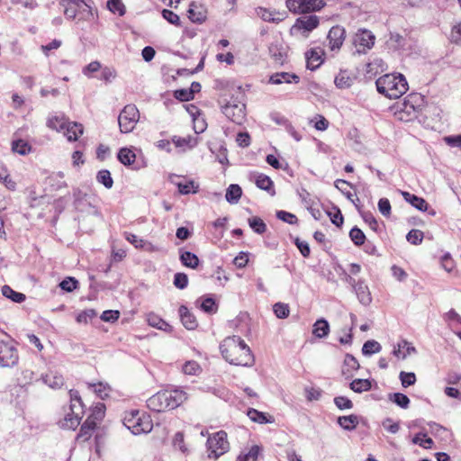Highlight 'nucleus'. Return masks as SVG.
<instances>
[{"label": "nucleus", "instance_id": "nucleus-1", "mask_svg": "<svg viewBox=\"0 0 461 461\" xmlns=\"http://www.w3.org/2000/svg\"><path fill=\"white\" fill-rule=\"evenodd\" d=\"M287 9L294 14H303L297 18L291 29H315L321 24V17L309 14L321 10L325 5L324 0H286Z\"/></svg>", "mask_w": 461, "mask_h": 461}, {"label": "nucleus", "instance_id": "nucleus-2", "mask_svg": "<svg viewBox=\"0 0 461 461\" xmlns=\"http://www.w3.org/2000/svg\"><path fill=\"white\" fill-rule=\"evenodd\" d=\"M220 350L223 358L231 365L250 366L254 364V356L249 347L239 336L224 339Z\"/></svg>", "mask_w": 461, "mask_h": 461}, {"label": "nucleus", "instance_id": "nucleus-3", "mask_svg": "<svg viewBox=\"0 0 461 461\" xmlns=\"http://www.w3.org/2000/svg\"><path fill=\"white\" fill-rule=\"evenodd\" d=\"M187 400V393L180 389L159 391L147 400V407L152 411H165L177 408Z\"/></svg>", "mask_w": 461, "mask_h": 461}, {"label": "nucleus", "instance_id": "nucleus-4", "mask_svg": "<svg viewBox=\"0 0 461 461\" xmlns=\"http://www.w3.org/2000/svg\"><path fill=\"white\" fill-rule=\"evenodd\" d=\"M377 91L390 99H397L408 90V83L402 74H386L376 82Z\"/></svg>", "mask_w": 461, "mask_h": 461}, {"label": "nucleus", "instance_id": "nucleus-5", "mask_svg": "<svg viewBox=\"0 0 461 461\" xmlns=\"http://www.w3.org/2000/svg\"><path fill=\"white\" fill-rule=\"evenodd\" d=\"M92 4V0H60L66 17L77 21H90L95 18Z\"/></svg>", "mask_w": 461, "mask_h": 461}, {"label": "nucleus", "instance_id": "nucleus-6", "mask_svg": "<svg viewBox=\"0 0 461 461\" xmlns=\"http://www.w3.org/2000/svg\"><path fill=\"white\" fill-rule=\"evenodd\" d=\"M123 424L132 434H147L152 430L153 423L149 415L140 413L139 411H131L125 413Z\"/></svg>", "mask_w": 461, "mask_h": 461}, {"label": "nucleus", "instance_id": "nucleus-7", "mask_svg": "<svg viewBox=\"0 0 461 461\" xmlns=\"http://www.w3.org/2000/svg\"><path fill=\"white\" fill-rule=\"evenodd\" d=\"M422 99L420 95H409L402 104H398L395 115L401 121H411L417 117Z\"/></svg>", "mask_w": 461, "mask_h": 461}, {"label": "nucleus", "instance_id": "nucleus-8", "mask_svg": "<svg viewBox=\"0 0 461 461\" xmlns=\"http://www.w3.org/2000/svg\"><path fill=\"white\" fill-rule=\"evenodd\" d=\"M223 114L231 122L241 125L246 120V105L243 100L238 96H231L230 99L221 106Z\"/></svg>", "mask_w": 461, "mask_h": 461}, {"label": "nucleus", "instance_id": "nucleus-9", "mask_svg": "<svg viewBox=\"0 0 461 461\" xmlns=\"http://www.w3.org/2000/svg\"><path fill=\"white\" fill-rule=\"evenodd\" d=\"M206 445L208 457L217 459L230 448L227 433L223 430H220L212 434L208 438Z\"/></svg>", "mask_w": 461, "mask_h": 461}, {"label": "nucleus", "instance_id": "nucleus-10", "mask_svg": "<svg viewBox=\"0 0 461 461\" xmlns=\"http://www.w3.org/2000/svg\"><path fill=\"white\" fill-rule=\"evenodd\" d=\"M71 404L70 412L67 413L64 420L61 421V427L68 429H75L80 423L82 418V401L77 395V392H70Z\"/></svg>", "mask_w": 461, "mask_h": 461}, {"label": "nucleus", "instance_id": "nucleus-11", "mask_svg": "<svg viewBox=\"0 0 461 461\" xmlns=\"http://www.w3.org/2000/svg\"><path fill=\"white\" fill-rule=\"evenodd\" d=\"M140 120V113L134 104L124 106L118 116V124L122 133L132 131Z\"/></svg>", "mask_w": 461, "mask_h": 461}, {"label": "nucleus", "instance_id": "nucleus-12", "mask_svg": "<svg viewBox=\"0 0 461 461\" xmlns=\"http://www.w3.org/2000/svg\"><path fill=\"white\" fill-rule=\"evenodd\" d=\"M375 37L371 31H357L353 37V44L357 53H365L375 44Z\"/></svg>", "mask_w": 461, "mask_h": 461}, {"label": "nucleus", "instance_id": "nucleus-13", "mask_svg": "<svg viewBox=\"0 0 461 461\" xmlns=\"http://www.w3.org/2000/svg\"><path fill=\"white\" fill-rule=\"evenodd\" d=\"M18 362L17 349L8 342L0 341V366H13Z\"/></svg>", "mask_w": 461, "mask_h": 461}, {"label": "nucleus", "instance_id": "nucleus-14", "mask_svg": "<svg viewBox=\"0 0 461 461\" xmlns=\"http://www.w3.org/2000/svg\"><path fill=\"white\" fill-rule=\"evenodd\" d=\"M187 15L193 23L201 24L207 19V8L203 4L192 2L187 10Z\"/></svg>", "mask_w": 461, "mask_h": 461}, {"label": "nucleus", "instance_id": "nucleus-15", "mask_svg": "<svg viewBox=\"0 0 461 461\" xmlns=\"http://www.w3.org/2000/svg\"><path fill=\"white\" fill-rule=\"evenodd\" d=\"M323 50L321 49H312L305 53L307 68L314 70L323 62Z\"/></svg>", "mask_w": 461, "mask_h": 461}, {"label": "nucleus", "instance_id": "nucleus-16", "mask_svg": "<svg viewBox=\"0 0 461 461\" xmlns=\"http://www.w3.org/2000/svg\"><path fill=\"white\" fill-rule=\"evenodd\" d=\"M300 81V77L294 73L288 72H277L270 76L269 83L273 85H280V84H298Z\"/></svg>", "mask_w": 461, "mask_h": 461}, {"label": "nucleus", "instance_id": "nucleus-17", "mask_svg": "<svg viewBox=\"0 0 461 461\" xmlns=\"http://www.w3.org/2000/svg\"><path fill=\"white\" fill-rule=\"evenodd\" d=\"M354 291L360 303L366 306L371 303L372 296L369 288L363 280L357 281V284L355 285Z\"/></svg>", "mask_w": 461, "mask_h": 461}, {"label": "nucleus", "instance_id": "nucleus-18", "mask_svg": "<svg viewBox=\"0 0 461 461\" xmlns=\"http://www.w3.org/2000/svg\"><path fill=\"white\" fill-rule=\"evenodd\" d=\"M269 53L276 63L283 65L287 58V47L282 43L271 44Z\"/></svg>", "mask_w": 461, "mask_h": 461}, {"label": "nucleus", "instance_id": "nucleus-19", "mask_svg": "<svg viewBox=\"0 0 461 461\" xmlns=\"http://www.w3.org/2000/svg\"><path fill=\"white\" fill-rule=\"evenodd\" d=\"M64 135L67 137L68 141H75L84 132V127L82 124L75 122H68L65 130L62 131Z\"/></svg>", "mask_w": 461, "mask_h": 461}, {"label": "nucleus", "instance_id": "nucleus-20", "mask_svg": "<svg viewBox=\"0 0 461 461\" xmlns=\"http://www.w3.org/2000/svg\"><path fill=\"white\" fill-rule=\"evenodd\" d=\"M256 12L258 16L266 22L277 23L285 18V13L272 12L263 7H258Z\"/></svg>", "mask_w": 461, "mask_h": 461}, {"label": "nucleus", "instance_id": "nucleus-21", "mask_svg": "<svg viewBox=\"0 0 461 461\" xmlns=\"http://www.w3.org/2000/svg\"><path fill=\"white\" fill-rule=\"evenodd\" d=\"M416 348L411 346L407 340L402 339L401 342L397 344V346L393 348V355L397 357H402V359L406 358L408 356L411 354H415Z\"/></svg>", "mask_w": 461, "mask_h": 461}, {"label": "nucleus", "instance_id": "nucleus-22", "mask_svg": "<svg viewBox=\"0 0 461 461\" xmlns=\"http://www.w3.org/2000/svg\"><path fill=\"white\" fill-rule=\"evenodd\" d=\"M179 314L183 325L187 330H194L197 327V321L195 317L188 311V309L185 306H180Z\"/></svg>", "mask_w": 461, "mask_h": 461}, {"label": "nucleus", "instance_id": "nucleus-23", "mask_svg": "<svg viewBox=\"0 0 461 461\" xmlns=\"http://www.w3.org/2000/svg\"><path fill=\"white\" fill-rule=\"evenodd\" d=\"M402 195L404 200L411 203L413 207L418 209L419 211L425 212L428 209V203L421 197H419L415 194H410L408 192L402 191Z\"/></svg>", "mask_w": 461, "mask_h": 461}, {"label": "nucleus", "instance_id": "nucleus-24", "mask_svg": "<svg viewBox=\"0 0 461 461\" xmlns=\"http://www.w3.org/2000/svg\"><path fill=\"white\" fill-rule=\"evenodd\" d=\"M345 31H329L327 40L331 50H339L345 39Z\"/></svg>", "mask_w": 461, "mask_h": 461}, {"label": "nucleus", "instance_id": "nucleus-25", "mask_svg": "<svg viewBox=\"0 0 461 461\" xmlns=\"http://www.w3.org/2000/svg\"><path fill=\"white\" fill-rule=\"evenodd\" d=\"M68 121L63 115H51L47 120V126L50 129L55 130L57 131H61L65 130L66 124Z\"/></svg>", "mask_w": 461, "mask_h": 461}, {"label": "nucleus", "instance_id": "nucleus-26", "mask_svg": "<svg viewBox=\"0 0 461 461\" xmlns=\"http://www.w3.org/2000/svg\"><path fill=\"white\" fill-rule=\"evenodd\" d=\"M353 81L354 78L347 71H340L334 79L335 86L340 89L350 87Z\"/></svg>", "mask_w": 461, "mask_h": 461}, {"label": "nucleus", "instance_id": "nucleus-27", "mask_svg": "<svg viewBox=\"0 0 461 461\" xmlns=\"http://www.w3.org/2000/svg\"><path fill=\"white\" fill-rule=\"evenodd\" d=\"M349 387L357 393L368 392L372 388V381L369 379H355L349 384Z\"/></svg>", "mask_w": 461, "mask_h": 461}, {"label": "nucleus", "instance_id": "nucleus-28", "mask_svg": "<svg viewBox=\"0 0 461 461\" xmlns=\"http://www.w3.org/2000/svg\"><path fill=\"white\" fill-rule=\"evenodd\" d=\"M45 384H47L51 388H60L64 384V378L61 375H59L56 372H49L43 377Z\"/></svg>", "mask_w": 461, "mask_h": 461}, {"label": "nucleus", "instance_id": "nucleus-29", "mask_svg": "<svg viewBox=\"0 0 461 461\" xmlns=\"http://www.w3.org/2000/svg\"><path fill=\"white\" fill-rule=\"evenodd\" d=\"M172 141L176 145V147L182 148L183 149H192V148L195 147L197 144L196 139L192 136H187V137L174 136L172 138Z\"/></svg>", "mask_w": 461, "mask_h": 461}, {"label": "nucleus", "instance_id": "nucleus-30", "mask_svg": "<svg viewBox=\"0 0 461 461\" xmlns=\"http://www.w3.org/2000/svg\"><path fill=\"white\" fill-rule=\"evenodd\" d=\"M330 332V325L329 322L324 319H320L316 321L313 325L312 333L317 338L322 339L326 337Z\"/></svg>", "mask_w": 461, "mask_h": 461}, {"label": "nucleus", "instance_id": "nucleus-31", "mask_svg": "<svg viewBox=\"0 0 461 461\" xmlns=\"http://www.w3.org/2000/svg\"><path fill=\"white\" fill-rule=\"evenodd\" d=\"M242 190L240 186L239 185L232 184L227 188L225 198L230 203L235 204L239 202Z\"/></svg>", "mask_w": 461, "mask_h": 461}, {"label": "nucleus", "instance_id": "nucleus-32", "mask_svg": "<svg viewBox=\"0 0 461 461\" xmlns=\"http://www.w3.org/2000/svg\"><path fill=\"white\" fill-rule=\"evenodd\" d=\"M260 447L258 445L252 446L248 451H242L236 461H257L260 453Z\"/></svg>", "mask_w": 461, "mask_h": 461}, {"label": "nucleus", "instance_id": "nucleus-33", "mask_svg": "<svg viewBox=\"0 0 461 461\" xmlns=\"http://www.w3.org/2000/svg\"><path fill=\"white\" fill-rule=\"evenodd\" d=\"M180 260L184 266L193 269L196 268L199 265L198 257L190 251L181 252Z\"/></svg>", "mask_w": 461, "mask_h": 461}, {"label": "nucleus", "instance_id": "nucleus-34", "mask_svg": "<svg viewBox=\"0 0 461 461\" xmlns=\"http://www.w3.org/2000/svg\"><path fill=\"white\" fill-rule=\"evenodd\" d=\"M338 423L346 430H353L358 424V418L354 414L348 416H341L339 417Z\"/></svg>", "mask_w": 461, "mask_h": 461}, {"label": "nucleus", "instance_id": "nucleus-35", "mask_svg": "<svg viewBox=\"0 0 461 461\" xmlns=\"http://www.w3.org/2000/svg\"><path fill=\"white\" fill-rule=\"evenodd\" d=\"M386 43L389 48L398 49L404 45L405 38L397 31H390L389 38L387 39Z\"/></svg>", "mask_w": 461, "mask_h": 461}, {"label": "nucleus", "instance_id": "nucleus-36", "mask_svg": "<svg viewBox=\"0 0 461 461\" xmlns=\"http://www.w3.org/2000/svg\"><path fill=\"white\" fill-rule=\"evenodd\" d=\"M255 183L258 188L269 192L272 195L275 194L273 181L269 176L260 174L257 176Z\"/></svg>", "mask_w": 461, "mask_h": 461}, {"label": "nucleus", "instance_id": "nucleus-37", "mask_svg": "<svg viewBox=\"0 0 461 461\" xmlns=\"http://www.w3.org/2000/svg\"><path fill=\"white\" fill-rule=\"evenodd\" d=\"M2 294L5 297L11 299L14 303H22L25 300V295L13 290L9 285L2 287Z\"/></svg>", "mask_w": 461, "mask_h": 461}, {"label": "nucleus", "instance_id": "nucleus-38", "mask_svg": "<svg viewBox=\"0 0 461 461\" xmlns=\"http://www.w3.org/2000/svg\"><path fill=\"white\" fill-rule=\"evenodd\" d=\"M135 153L127 148H122L118 152V159L125 166H129L135 160Z\"/></svg>", "mask_w": 461, "mask_h": 461}, {"label": "nucleus", "instance_id": "nucleus-39", "mask_svg": "<svg viewBox=\"0 0 461 461\" xmlns=\"http://www.w3.org/2000/svg\"><path fill=\"white\" fill-rule=\"evenodd\" d=\"M96 181L99 184L104 185L107 189H111L113 185V180L111 176V173L106 169H102L97 173Z\"/></svg>", "mask_w": 461, "mask_h": 461}, {"label": "nucleus", "instance_id": "nucleus-40", "mask_svg": "<svg viewBox=\"0 0 461 461\" xmlns=\"http://www.w3.org/2000/svg\"><path fill=\"white\" fill-rule=\"evenodd\" d=\"M65 174L61 171L52 174L49 177L50 184L55 187V189H61L67 187V183L64 180Z\"/></svg>", "mask_w": 461, "mask_h": 461}, {"label": "nucleus", "instance_id": "nucleus-41", "mask_svg": "<svg viewBox=\"0 0 461 461\" xmlns=\"http://www.w3.org/2000/svg\"><path fill=\"white\" fill-rule=\"evenodd\" d=\"M389 400L402 409H407L410 404V399L408 396L401 393L389 394Z\"/></svg>", "mask_w": 461, "mask_h": 461}, {"label": "nucleus", "instance_id": "nucleus-42", "mask_svg": "<svg viewBox=\"0 0 461 461\" xmlns=\"http://www.w3.org/2000/svg\"><path fill=\"white\" fill-rule=\"evenodd\" d=\"M248 221L249 227L258 234H263L267 230L266 223L259 217H251Z\"/></svg>", "mask_w": 461, "mask_h": 461}, {"label": "nucleus", "instance_id": "nucleus-43", "mask_svg": "<svg viewBox=\"0 0 461 461\" xmlns=\"http://www.w3.org/2000/svg\"><path fill=\"white\" fill-rule=\"evenodd\" d=\"M106 5L114 14L122 16L125 14L126 8L122 0H108Z\"/></svg>", "mask_w": 461, "mask_h": 461}, {"label": "nucleus", "instance_id": "nucleus-44", "mask_svg": "<svg viewBox=\"0 0 461 461\" xmlns=\"http://www.w3.org/2000/svg\"><path fill=\"white\" fill-rule=\"evenodd\" d=\"M12 149L20 155H26L31 151V146L23 140H17L13 141Z\"/></svg>", "mask_w": 461, "mask_h": 461}, {"label": "nucleus", "instance_id": "nucleus-45", "mask_svg": "<svg viewBox=\"0 0 461 461\" xmlns=\"http://www.w3.org/2000/svg\"><path fill=\"white\" fill-rule=\"evenodd\" d=\"M381 345L375 340H367L364 343L362 352L366 356L378 353L381 350Z\"/></svg>", "mask_w": 461, "mask_h": 461}, {"label": "nucleus", "instance_id": "nucleus-46", "mask_svg": "<svg viewBox=\"0 0 461 461\" xmlns=\"http://www.w3.org/2000/svg\"><path fill=\"white\" fill-rule=\"evenodd\" d=\"M90 387L94 388L95 393L101 399H105L109 396L110 393V387L107 384H104L103 383L89 384Z\"/></svg>", "mask_w": 461, "mask_h": 461}, {"label": "nucleus", "instance_id": "nucleus-47", "mask_svg": "<svg viewBox=\"0 0 461 461\" xmlns=\"http://www.w3.org/2000/svg\"><path fill=\"white\" fill-rule=\"evenodd\" d=\"M248 416L252 421L258 422L259 424H265L269 422L266 414L264 412L258 411L256 409H249L248 411Z\"/></svg>", "mask_w": 461, "mask_h": 461}, {"label": "nucleus", "instance_id": "nucleus-48", "mask_svg": "<svg viewBox=\"0 0 461 461\" xmlns=\"http://www.w3.org/2000/svg\"><path fill=\"white\" fill-rule=\"evenodd\" d=\"M349 237L355 245L360 246L364 244L366 236L364 232L357 227H354L349 231Z\"/></svg>", "mask_w": 461, "mask_h": 461}, {"label": "nucleus", "instance_id": "nucleus-49", "mask_svg": "<svg viewBox=\"0 0 461 461\" xmlns=\"http://www.w3.org/2000/svg\"><path fill=\"white\" fill-rule=\"evenodd\" d=\"M412 442L417 444L424 448H431L433 445V440L430 438H427L426 434L418 433L412 438Z\"/></svg>", "mask_w": 461, "mask_h": 461}, {"label": "nucleus", "instance_id": "nucleus-50", "mask_svg": "<svg viewBox=\"0 0 461 461\" xmlns=\"http://www.w3.org/2000/svg\"><path fill=\"white\" fill-rule=\"evenodd\" d=\"M274 312L276 316L279 319H285L289 316V307L288 304L283 303H276L273 306Z\"/></svg>", "mask_w": 461, "mask_h": 461}, {"label": "nucleus", "instance_id": "nucleus-51", "mask_svg": "<svg viewBox=\"0 0 461 461\" xmlns=\"http://www.w3.org/2000/svg\"><path fill=\"white\" fill-rule=\"evenodd\" d=\"M177 187L179 193L182 194H188L190 193H196L198 189V185H194V181H188V182H179L177 183Z\"/></svg>", "mask_w": 461, "mask_h": 461}, {"label": "nucleus", "instance_id": "nucleus-52", "mask_svg": "<svg viewBox=\"0 0 461 461\" xmlns=\"http://www.w3.org/2000/svg\"><path fill=\"white\" fill-rule=\"evenodd\" d=\"M399 378L401 380L402 385L405 388L416 383V375L412 372L407 373L402 371L399 375Z\"/></svg>", "mask_w": 461, "mask_h": 461}, {"label": "nucleus", "instance_id": "nucleus-53", "mask_svg": "<svg viewBox=\"0 0 461 461\" xmlns=\"http://www.w3.org/2000/svg\"><path fill=\"white\" fill-rule=\"evenodd\" d=\"M200 371H201V367H200L199 364L195 361H187L183 366V372L185 375H198L200 373Z\"/></svg>", "mask_w": 461, "mask_h": 461}, {"label": "nucleus", "instance_id": "nucleus-54", "mask_svg": "<svg viewBox=\"0 0 461 461\" xmlns=\"http://www.w3.org/2000/svg\"><path fill=\"white\" fill-rule=\"evenodd\" d=\"M407 240L413 244L418 245L421 243L423 240V232L420 230L413 229L409 231V233L406 236Z\"/></svg>", "mask_w": 461, "mask_h": 461}, {"label": "nucleus", "instance_id": "nucleus-55", "mask_svg": "<svg viewBox=\"0 0 461 461\" xmlns=\"http://www.w3.org/2000/svg\"><path fill=\"white\" fill-rule=\"evenodd\" d=\"M334 403L339 410H350L353 408V402L351 400L344 396L335 397Z\"/></svg>", "mask_w": 461, "mask_h": 461}, {"label": "nucleus", "instance_id": "nucleus-56", "mask_svg": "<svg viewBox=\"0 0 461 461\" xmlns=\"http://www.w3.org/2000/svg\"><path fill=\"white\" fill-rule=\"evenodd\" d=\"M148 322L150 326L158 330H165L167 326V323L164 320L155 314L149 315Z\"/></svg>", "mask_w": 461, "mask_h": 461}, {"label": "nucleus", "instance_id": "nucleus-57", "mask_svg": "<svg viewBox=\"0 0 461 461\" xmlns=\"http://www.w3.org/2000/svg\"><path fill=\"white\" fill-rule=\"evenodd\" d=\"M276 217L279 220H281L285 222H287L289 224H296L298 221L297 217L294 214L285 212V211L276 212Z\"/></svg>", "mask_w": 461, "mask_h": 461}, {"label": "nucleus", "instance_id": "nucleus-58", "mask_svg": "<svg viewBox=\"0 0 461 461\" xmlns=\"http://www.w3.org/2000/svg\"><path fill=\"white\" fill-rule=\"evenodd\" d=\"M95 315V312L92 309H89L79 312L76 319L78 323H87Z\"/></svg>", "mask_w": 461, "mask_h": 461}, {"label": "nucleus", "instance_id": "nucleus-59", "mask_svg": "<svg viewBox=\"0 0 461 461\" xmlns=\"http://www.w3.org/2000/svg\"><path fill=\"white\" fill-rule=\"evenodd\" d=\"M174 285L179 289H185L188 285V277L184 273H176L174 276Z\"/></svg>", "mask_w": 461, "mask_h": 461}, {"label": "nucleus", "instance_id": "nucleus-60", "mask_svg": "<svg viewBox=\"0 0 461 461\" xmlns=\"http://www.w3.org/2000/svg\"><path fill=\"white\" fill-rule=\"evenodd\" d=\"M361 216H362L363 220L365 221V222L367 223L373 230L375 231L377 230L378 222H377L376 219L374 217L372 212H361Z\"/></svg>", "mask_w": 461, "mask_h": 461}, {"label": "nucleus", "instance_id": "nucleus-61", "mask_svg": "<svg viewBox=\"0 0 461 461\" xmlns=\"http://www.w3.org/2000/svg\"><path fill=\"white\" fill-rule=\"evenodd\" d=\"M104 412H105L104 404L99 402L94 407V409L92 410L91 414L89 416L97 420L98 421H100L104 418Z\"/></svg>", "mask_w": 461, "mask_h": 461}, {"label": "nucleus", "instance_id": "nucleus-62", "mask_svg": "<svg viewBox=\"0 0 461 461\" xmlns=\"http://www.w3.org/2000/svg\"><path fill=\"white\" fill-rule=\"evenodd\" d=\"M378 210L385 217L391 214V203L387 198H381L378 201Z\"/></svg>", "mask_w": 461, "mask_h": 461}, {"label": "nucleus", "instance_id": "nucleus-63", "mask_svg": "<svg viewBox=\"0 0 461 461\" xmlns=\"http://www.w3.org/2000/svg\"><path fill=\"white\" fill-rule=\"evenodd\" d=\"M77 281L73 277H68L61 281L59 286L62 290L67 292H72L77 288Z\"/></svg>", "mask_w": 461, "mask_h": 461}, {"label": "nucleus", "instance_id": "nucleus-64", "mask_svg": "<svg viewBox=\"0 0 461 461\" xmlns=\"http://www.w3.org/2000/svg\"><path fill=\"white\" fill-rule=\"evenodd\" d=\"M173 445L176 448L179 449L183 453L186 451V447L184 441V434L182 432H177L175 434L173 438Z\"/></svg>", "mask_w": 461, "mask_h": 461}]
</instances>
